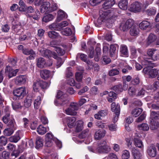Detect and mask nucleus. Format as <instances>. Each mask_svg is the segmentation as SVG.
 I'll return each instance as SVG.
<instances>
[{"mask_svg":"<svg viewBox=\"0 0 159 159\" xmlns=\"http://www.w3.org/2000/svg\"><path fill=\"white\" fill-rule=\"evenodd\" d=\"M36 2L39 5L42 4L40 7V12L41 13L45 12H52L57 10L58 6L57 4L55 3H52L51 4L48 2H43L42 0H36Z\"/></svg>","mask_w":159,"mask_h":159,"instance_id":"obj_1","label":"nucleus"},{"mask_svg":"<svg viewBox=\"0 0 159 159\" xmlns=\"http://www.w3.org/2000/svg\"><path fill=\"white\" fill-rule=\"evenodd\" d=\"M110 147L107 145L105 140H102L98 143V147L95 152L99 153H107L110 151Z\"/></svg>","mask_w":159,"mask_h":159,"instance_id":"obj_2","label":"nucleus"},{"mask_svg":"<svg viewBox=\"0 0 159 159\" xmlns=\"http://www.w3.org/2000/svg\"><path fill=\"white\" fill-rule=\"evenodd\" d=\"M100 16L98 19V22L100 24L104 22L109 19H112L113 17V13L110 11V10L100 11Z\"/></svg>","mask_w":159,"mask_h":159,"instance_id":"obj_3","label":"nucleus"},{"mask_svg":"<svg viewBox=\"0 0 159 159\" xmlns=\"http://www.w3.org/2000/svg\"><path fill=\"white\" fill-rule=\"evenodd\" d=\"M25 93L26 91L25 88L20 87L16 89L13 91V99L14 100L21 99L23 98Z\"/></svg>","mask_w":159,"mask_h":159,"instance_id":"obj_4","label":"nucleus"},{"mask_svg":"<svg viewBox=\"0 0 159 159\" xmlns=\"http://www.w3.org/2000/svg\"><path fill=\"white\" fill-rule=\"evenodd\" d=\"M147 54L149 59L154 61L159 59V52L158 51L154 49H150L147 51Z\"/></svg>","mask_w":159,"mask_h":159,"instance_id":"obj_5","label":"nucleus"},{"mask_svg":"<svg viewBox=\"0 0 159 159\" xmlns=\"http://www.w3.org/2000/svg\"><path fill=\"white\" fill-rule=\"evenodd\" d=\"M65 96V95L64 94V93L62 91H59L57 96L58 99L55 100L54 102L55 105L57 106L64 105L66 101L65 100H63L62 99Z\"/></svg>","mask_w":159,"mask_h":159,"instance_id":"obj_6","label":"nucleus"},{"mask_svg":"<svg viewBox=\"0 0 159 159\" xmlns=\"http://www.w3.org/2000/svg\"><path fill=\"white\" fill-rule=\"evenodd\" d=\"M134 24V21L131 19L128 20L125 22L122 23L120 25V29L123 31H127Z\"/></svg>","mask_w":159,"mask_h":159,"instance_id":"obj_7","label":"nucleus"},{"mask_svg":"<svg viewBox=\"0 0 159 159\" xmlns=\"http://www.w3.org/2000/svg\"><path fill=\"white\" fill-rule=\"evenodd\" d=\"M68 25V23L66 21H63L59 24L53 23L50 25V28H52L56 30H60L63 27Z\"/></svg>","mask_w":159,"mask_h":159,"instance_id":"obj_8","label":"nucleus"},{"mask_svg":"<svg viewBox=\"0 0 159 159\" xmlns=\"http://www.w3.org/2000/svg\"><path fill=\"white\" fill-rule=\"evenodd\" d=\"M23 53L26 55H29L27 58V60H33L34 59L36 53L32 49L26 48L23 51Z\"/></svg>","mask_w":159,"mask_h":159,"instance_id":"obj_9","label":"nucleus"},{"mask_svg":"<svg viewBox=\"0 0 159 159\" xmlns=\"http://www.w3.org/2000/svg\"><path fill=\"white\" fill-rule=\"evenodd\" d=\"M18 69L13 70L10 66H7L5 69V72L6 75H8L9 78L15 76L18 72Z\"/></svg>","mask_w":159,"mask_h":159,"instance_id":"obj_10","label":"nucleus"},{"mask_svg":"<svg viewBox=\"0 0 159 159\" xmlns=\"http://www.w3.org/2000/svg\"><path fill=\"white\" fill-rule=\"evenodd\" d=\"M141 9V4L139 2H135L132 3L130 5V10L131 11L138 12Z\"/></svg>","mask_w":159,"mask_h":159,"instance_id":"obj_11","label":"nucleus"},{"mask_svg":"<svg viewBox=\"0 0 159 159\" xmlns=\"http://www.w3.org/2000/svg\"><path fill=\"white\" fill-rule=\"evenodd\" d=\"M148 155L151 157H154L157 155V150L155 146L151 145L148 148L147 150Z\"/></svg>","mask_w":159,"mask_h":159,"instance_id":"obj_12","label":"nucleus"},{"mask_svg":"<svg viewBox=\"0 0 159 159\" xmlns=\"http://www.w3.org/2000/svg\"><path fill=\"white\" fill-rule=\"evenodd\" d=\"M139 28L142 30H146L151 28V23L146 20H143L139 25Z\"/></svg>","mask_w":159,"mask_h":159,"instance_id":"obj_13","label":"nucleus"},{"mask_svg":"<svg viewBox=\"0 0 159 159\" xmlns=\"http://www.w3.org/2000/svg\"><path fill=\"white\" fill-rule=\"evenodd\" d=\"M3 111L6 114L3 116L2 120L5 124H7L8 121V119L10 118V117L9 107L8 106L5 107L3 108Z\"/></svg>","mask_w":159,"mask_h":159,"instance_id":"obj_14","label":"nucleus"},{"mask_svg":"<svg viewBox=\"0 0 159 159\" xmlns=\"http://www.w3.org/2000/svg\"><path fill=\"white\" fill-rule=\"evenodd\" d=\"M36 61L37 65L39 68H42L48 66L45 59L43 58L40 57L37 58Z\"/></svg>","mask_w":159,"mask_h":159,"instance_id":"obj_15","label":"nucleus"},{"mask_svg":"<svg viewBox=\"0 0 159 159\" xmlns=\"http://www.w3.org/2000/svg\"><path fill=\"white\" fill-rule=\"evenodd\" d=\"M21 133V131L20 130L18 131L14 136L9 138V140L11 142L17 143L20 139V134Z\"/></svg>","mask_w":159,"mask_h":159,"instance_id":"obj_16","label":"nucleus"},{"mask_svg":"<svg viewBox=\"0 0 159 159\" xmlns=\"http://www.w3.org/2000/svg\"><path fill=\"white\" fill-rule=\"evenodd\" d=\"M27 80L26 77L25 75H21L16 78L15 83L17 84H24Z\"/></svg>","mask_w":159,"mask_h":159,"instance_id":"obj_17","label":"nucleus"},{"mask_svg":"<svg viewBox=\"0 0 159 159\" xmlns=\"http://www.w3.org/2000/svg\"><path fill=\"white\" fill-rule=\"evenodd\" d=\"M105 134V131L103 129H99L95 134V139L98 140L103 137Z\"/></svg>","mask_w":159,"mask_h":159,"instance_id":"obj_18","label":"nucleus"},{"mask_svg":"<svg viewBox=\"0 0 159 159\" xmlns=\"http://www.w3.org/2000/svg\"><path fill=\"white\" fill-rule=\"evenodd\" d=\"M39 50L42 56L48 58L49 57L51 52L50 50L43 48H39Z\"/></svg>","mask_w":159,"mask_h":159,"instance_id":"obj_19","label":"nucleus"},{"mask_svg":"<svg viewBox=\"0 0 159 159\" xmlns=\"http://www.w3.org/2000/svg\"><path fill=\"white\" fill-rule=\"evenodd\" d=\"M117 46L116 44H112L110 46V55L111 57H112L116 56L117 51L116 50V48Z\"/></svg>","mask_w":159,"mask_h":159,"instance_id":"obj_20","label":"nucleus"},{"mask_svg":"<svg viewBox=\"0 0 159 159\" xmlns=\"http://www.w3.org/2000/svg\"><path fill=\"white\" fill-rule=\"evenodd\" d=\"M111 110L115 113H120V106L117 104L116 105L114 102H112L111 105Z\"/></svg>","mask_w":159,"mask_h":159,"instance_id":"obj_21","label":"nucleus"},{"mask_svg":"<svg viewBox=\"0 0 159 159\" xmlns=\"http://www.w3.org/2000/svg\"><path fill=\"white\" fill-rule=\"evenodd\" d=\"M134 143L135 145L139 148L143 149V145L142 141L138 136L135 137L134 139Z\"/></svg>","mask_w":159,"mask_h":159,"instance_id":"obj_22","label":"nucleus"},{"mask_svg":"<svg viewBox=\"0 0 159 159\" xmlns=\"http://www.w3.org/2000/svg\"><path fill=\"white\" fill-rule=\"evenodd\" d=\"M129 33L131 36H137L139 33V30L137 26L133 25L130 28Z\"/></svg>","mask_w":159,"mask_h":159,"instance_id":"obj_23","label":"nucleus"},{"mask_svg":"<svg viewBox=\"0 0 159 159\" xmlns=\"http://www.w3.org/2000/svg\"><path fill=\"white\" fill-rule=\"evenodd\" d=\"M115 4L114 0H109L105 2L103 4L102 8L104 9H107L111 8Z\"/></svg>","mask_w":159,"mask_h":159,"instance_id":"obj_24","label":"nucleus"},{"mask_svg":"<svg viewBox=\"0 0 159 159\" xmlns=\"http://www.w3.org/2000/svg\"><path fill=\"white\" fill-rule=\"evenodd\" d=\"M132 153L134 159H142L141 154L135 148H132Z\"/></svg>","mask_w":159,"mask_h":159,"instance_id":"obj_25","label":"nucleus"},{"mask_svg":"<svg viewBox=\"0 0 159 159\" xmlns=\"http://www.w3.org/2000/svg\"><path fill=\"white\" fill-rule=\"evenodd\" d=\"M8 126L9 128L16 129V125L14 119L11 117L10 116V118L8 119Z\"/></svg>","mask_w":159,"mask_h":159,"instance_id":"obj_26","label":"nucleus"},{"mask_svg":"<svg viewBox=\"0 0 159 159\" xmlns=\"http://www.w3.org/2000/svg\"><path fill=\"white\" fill-rule=\"evenodd\" d=\"M128 0H121L118 3L120 8L123 10H126L127 8Z\"/></svg>","mask_w":159,"mask_h":159,"instance_id":"obj_27","label":"nucleus"},{"mask_svg":"<svg viewBox=\"0 0 159 159\" xmlns=\"http://www.w3.org/2000/svg\"><path fill=\"white\" fill-rule=\"evenodd\" d=\"M40 75L41 77L44 79L49 77L50 75V71L47 70H43L40 71Z\"/></svg>","mask_w":159,"mask_h":159,"instance_id":"obj_28","label":"nucleus"},{"mask_svg":"<svg viewBox=\"0 0 159 159\" xmlns=\"http://www.w3.org/2000/svg\"><path fill=\"white\" fill-rule=\"evenodd\" d=\"M158 74H159V70L155 69H151L148 71L149 77L151 78H155Z\"/></svg>","mask_w":159,"mask_h":159,"instance_id":"obj_29","label":"nucleus"},{"mask_svg":"<svg viewBox=\"0 0 159 159\" xmlns=\"http://www.w3.org/2000/svg\"><path fill=\"white\" fill-rule=\"evenodd\" d=\"M68 125L70 128L73 127L75 125L76 118L74 117H69L68 118Z\"/></svg>","mask_w":159,"mask_h":159,"instance_id":"obj_30","label":"nucleus"},{"mask_svg":"<svg viewBox=\"0 0 159 159\" xmlns=\"http://www.w3.org/2000/svg\"><path fill=\"white\" fill-rule=\"evenodd\" d=\"M48 35L50 38L52 39H57L60 37L59 34L54 31H49Z\"/></svg>","mask_w":159,"mask_h":159,"instance_id":"obj_31","label":"nucleus"},{"mask_svg":"<svg viewBox=\"0 0 159 159\" xmlns=\"http://www.w3.org/2000/svg\"><path fill=\"white\" fill-rule=\"evenodd\" d=\"M156 8L153 7H150L145 11L146 13L148 16L154 15L156 13Z\"/></svg>","mask_w":159,"mask_h":159,"instance_id":"obj_32","label":"nucleus"},{"mask_svg":"<svg viewBox=\"0 0 159 159\" xmlns=\"http://www.w3.org/2000/svg\"><path fill=\"white\" fill-rule=\"evenodd\" d=\"M37 132L39 134L43 135L47 132V129L42 125H40L37 128Z\"/></svg>","mask_w":159,"mask_h":159,"instance_id":"obj_33","label":"nucleus"},{"mask_svg":"<svg viewBox=\"0 0 159 159\" xmlns=\"http://www.w3.org/2000/svg\"><path fill=\"white\" fill-rule=\"evenodd\" d=\"M142 110L141 108H135L131 112V115L134 117H137L142 112Z\"/></svg>","mask_w":159,"mask_h":159,"instance_id":"obj_34","label":"nucleus"},{"mask_svg":"<svg viewBox=\"0 0 159 159\" xmlns=\"http://www.w3.org/2000/svg\"><path fill=\"white\" fill-rule=\"evenodd\" d=\"M120 51L123 56H127L128 54V50L127 47L125 45L121 46Z\"/></svg>","mask_w":159,"mask_h":159,"instance_id":"obj_35","label":"nucleus"},{"mask_svg":"<svg viewBox=\"0 0 159 159\" xmlns=\"http://www.w3.org/2000/svg\"><path fill=\"white\" fill-rule=\"evenodd\" d=\"M54 18V16L52 14H48L44 16L43 18V21L48 22L52 20Z\"/></svg>","mask_w":159,"mask_h":159,"instance_id":"obj_36","label":"nucleus"},{"mask_svg":"<svg viewBox=\"0 0 159 159\" xmlns=\"http://www.w3.org/2000/svg\"><path fill=\"white\" fill-rule=\"evenodd\" d=\"M156 39V36L153 34H151L148 37L147 43L149 45L151 43L154 42Z\"/></svg>","mask_w":159,"mask_h":159,"instance_id":"obj_37","label":"nucleus"},{"mask_svg":"<svg viewBox=\"0 0 159 159\" xmlns=\"http://www.w3.org/2000/svg\"><path fill=\"white\" fill-rule=\"evenodd\" d=\"M41 102V98L39 96L37 97L34 101V107L35 108L38 109L40 107Z\"/></svg>","mask_w":159,"mask_h":159,"instance_id":"obj_38","label":"nucleus"},{"mask_svg":"<svg viewBox=\"0 0 159 159\" xmlns=\"http://www.w3.org/2000/svg\"><path fill=\"white\" fill-rule=\"evenodd\" d=\"M136 90L134 86L130 87L128 89V93L129 95L133 97L136 95Z\"/></svg>","mask_w":159,"mask_h":159,"instance_id":"obj_39","label":"nucleus"},{"mask_svg":"<svg viewBox=\"0 0 159 159\" xmlns=\"http://www.w3.org/2000/svg\"><path fill=\"white\" fill-rule=\"evenodd\" d=\"M35 143L36 148H39L43 146V140L39 137L37 138Z\"/></svg>","mask_w":159,"mask_h":159,"instance_id":"obj_40","label":"nucleus"},{"mask_svg":"<svg viewBox=\"0 0 159 159\" xmlns=\"http://www.w3.org/2000/svg\"><path fill=\"white\" fill-rule=\"evenodd\" d=\"M15 129L8 128L4 130L3 132L4 135L6 136H9L11 135Z\"/></svg>","mask_w":159,"mask_h":159,"instance_id":"obj_41","label":"nucleus"},{"mask_svg":"<svg viewBox=\"0 0 159 159\" xmlns=\"http://www.w3.org/2000/svg\"><path fill=\"white\" fill-rule=\"evenodd\" d=\"M32 103V99L27 97L24 101V105L25 107L28 108L30 106Z\"/></svg>","mask_w":159,"mask_h":159,"instance_id":"obj_42","label":"nucleus"},{"mask_svg":"<svg viewBox=\"0 0 159 159\" xmlns=\"http://www.w3.org/2000/svg\"><path fill=\"white\" fill-rule=\"evenodd\" d=\"M61 34L64 35L69 36L71 34L72 31L69 28H66L61 31Z\"/></svg>","mask_w":159,"mask_h":159,"instance_id":"obj_43","label":"nucleus"},{"mask_svg":"<svg viewBox=\"0 0 159 159\" xmlns=\"http://www.w3.org/2000/svg\"><path fill=\"white\" fill-rule=\"evenodd\" d=\"M54 50L56 52L58 55L60 56L63 55L65 53V50L59 47H55Z\"/></svg>","mask_w":159,"mask_h":159,"instance_id":"obj_44","label":"nucleus"},{"mask_svg":"<svg viewBox=\"0 0 159 159\" xmlns=\"http://www.w3.org/2000/svg\"><path fill=\"white\" fill-rule=\"evenodd\" d=\"M130 157L129 152L126 150H125L122 151L121 157L122 159H128Z\"/></svg>","mask_w":159,"mask_h":159,"instance_id":"obj_45","label":"nucleus"},{"mask_svg":"<svg viewBox=\"0 0 159 159\" xmlns=\"http://www.w3.org/2000/svg\"><path fill=\"white\" fill-rule=\"evenodd\" d=\"M20 153L19 149H18L16 150H15L13 151L11 155V157L12 159H15L16 158L19 156Z\"/></svg>","mask_w":159,"mask_h":159,"instance_id":"obj_46","label":"nucleus"},{"mask_svg":"<svg viewBox=\"0 0 159 159\" xmlns=\"http://www.w3.org/2000/svg\"><path fill=\"white\" fill-rule=\"evenodd\" d=\"M138 127L140 130L144 131H147L149 129V127L148 125L146 123H143L139 125Z\"/></svg>","mask_w":159,"mask_h":159,"instance_id":"obj_47","label":"nucleus"},{"mask_svg":"<svg viewBox=\"0 0 159 159\" xmlns=\"http://www.w3.org/2000/svg\"><path fill=\"white\" fill-rule=\"evenodd\" d=\"M65 112L67 115L72 116L75 115L77 114V112L75 111H73V110L70 107L65 110Z\"/></svg>","mask_w":159,"mask_h":159,"instance_id":"obj_48","label":"nucleus"},{"mask_svg":"<svg viewBox=\"0 0 159 159\" xmlns=\"http://www.w3.org/2000/svg\"><path fill=\"white\" fill-rule=\"evenodd\" d=\"M113 90L117 93H120L123 91L122 86L121 84H120L115 86L113 87Z\"/></svg>","mask_w":159,"mask_h":159,"instance_id":"obj_49","label":"nucleus"},{"mask_svg":"<svg viewBox=\"0 0 159 159\" xmlns=\"http://www.w3.org/2000/svg\"><path fill=\"white\" fill-rule=\"evenodd\" d=\"M33 90L34 91H39V89L40 88L39 81L34 82L33 84Z\"/></svg>","mask_w":159,"mask_h":159,"instance_id":"obj_50","label":"nucleus"},{"mask_svg":"<svg viewBox=\"0 0 159 159\" xmlns=\"http://www.w3.org/2000/svg\"><path fill=\"white\" fill-rule=\"evenodd\" d=\"M151 117L152 119H159V111H152L151 113Z\"/></svg>","mask_w":159,"mask_h":159,"instance_id":"obj_51","label":"nucleus"},{"mask_svg":"<svg viewBox=\"0 0 159 159\" xmlns=\"http://www.w3.org/2000/svg\"><path fill=\"white\" fill-rule=\"evenodd\" d=\"M58 16L57 19L59 20H61L65 17V15L64 12L61 10H59L58 12Z\"/></svg>","mask_w":159,"mask_h":159,"instance_id":"obj_52","label":"nucleus"},{"mask_svg":"<svg viewBox=\"0 0 159 159\" xmlns=\"http://www.w3.org/2000/svg\"><path fill=\"white\" fill-rule=\"evenodd\" d=\"M64 61L62 59L59 57L57 59V62L56 63V65L57 68H59L63 64Z\"/></svg>","mask_w":159,"mask_h":159,"instance_id":"obj_53","label":"nucleus"},{"mask_svg":"<svg viewBox=\"0 0 159 159\" xmlns=\"http://www.w3.org/2000/svg\"><path fill=\"white\" fill-rule=\"evenodd\" d=\"M119 73V71L118 70L112 69L109 71V75L110 76H113L118 75Z\"/></svg>","mask_w":159,"mask_h":159,"instance_id":"obj_54","label":"nucleus"},{"mask_svg":"<svg viewBox=\"0 0 159 159\" xmlns=\"http://www.w3.org/2000/svg\"><path fill=\"white\" fill-rule=\"evenodd\" d=\"M45 137L46 141H52L54 139L53 138L52 134L49 133H48L46 134Z\"/></svg>","mask_w":159,"mask_h":159,"instance_id":"obj_55","label":"nucleus"},{"mask_svg":"<svg viewBox=\"0 0 159 159\" xmlns=\"http://www.w3.org/2000/svg\"><path fill=\"white\" fill-rule=\"evenodd\" d=\"M40 87L42 89H47L49 85L47 83L43 81H40Z\"/></svg>","mask_w":159,"mask_h":159,"instance_id":"obj_56","label":"nucleus"},{"mask_svg":"<svg viewBox=\"0 0 159 159\" xmlns=\"http://www.w3.org/2000/svg\"><path fill=\"white\" fill-rule=\"evenodd\" d=\"M70 107L73 110V111H77L78 109V104L76 103H71Z\"/></svg>","mask_w":159,"mask_h":159,"instance_id":"obj_57","label":"nucleus"},{"mask_svg":"<svg viewBox=\"0 0 159 159\" xmlns=\"http://www.w3.org/2000/svg\"><path fill=\"white\" fill-rule=\"evenodd\" d=\"M90 93L92 95H96L98 93V89L97 87L93 86L90 90Z\"/></svg>","mask_w":159,"mask_h":159,"instance_id":"obj_58","label":"nucleus"},{"mask_svg":"<svg viewBox=\"0 0 159 159\" xmlns=\"http://www.w3.org/2000/svg\"><path fill=\"white\" fill-rule=\"evenodd\" d=\"M107 158L108 159H118L117 156L113 153H111L108 155L107 157H105V159Z\"/></svg>","mask_w":159,"mask_h":159,"instance_id":"obj_59","label":"nucleus"},{"mask_svg":"<svg viewBox=\"0 0 159 159\" xmlns=\"http://www.w3.org/2000/svg\"><path fill=\"white\" fill-rule=\"evenodd\" d=\"M131 56L133 58H135L137 56V50L134 48H132L131 49Z\"/></svg>","mask_w":159,"mask_h":159,"instance_id":"obj_60","label":"nucleus"},{"mask_svg":"<svg viewBox=\"0 0 159 159\" xmlns=\"http://www.w3.org/2000/svg\"><path fill=\"white\" fill-rule=\"evenodd\" d=\"M7 143V138L4 136L0 137V143L4 145H5Z\"/></svg>","mask_w":159,"mask_h":159,"instance_id":"obj_61","label":"nucleus"},{"mask_svg":"<svg viewBox=\"0 0 159 159\" xmlns=\"http://www.w3.org/2000/svg\"><path fill=\"white\" fill-rule=\"evenodd\" d=\"M71 68L70 67H68L67 68L66 72V76L69 78L73 74L71 71Z\"/></svg>","mask_w":159,"mask_h":159,"instance_id":"obj_62","label":"nucleus"},{"mask_svg":"<svg viewBox=\"0 0 159 159\" xmlns=\"http://www.w3.org/2000/svg\"><path fill=\"white\" fill-rule=\"evenodd\" d=\"M26 146L28 148H32L34 147V143L32 139L28 140L26 143Z\"/></svg>","mask_w":159,"mask_h":159,"instance_id":"obj_63","label":"nucleus"},{"mask_svg":"<svg viewBox=\"0 0 159 159\" xmlns=\"http://www.w3.org/2000/svg\"><path fill=\"white\" fill-rule=\"evenodd\" d=\"M158 127V125L156 122H152L150 125V129L152 130H154L157 129Z\"/></svg>","mask_w":159,"mask_h":159,"instance_id":"obj_64","label":"nucleus"}]
</instances>
